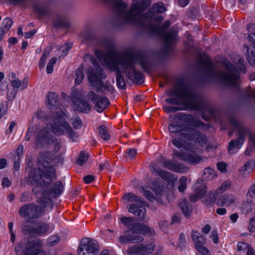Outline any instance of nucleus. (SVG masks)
Wrapping results in <instances>:
<instances>
[{
    "instance_id": "1",
    "label": "nucleus",
    "mask_w": 255,
    "mask_h": 255,
    "mask_svg": "<svg viewBox=\"0 0 255 255\" xmlns=\"http://www.w3.org/2000/svg\"><path fill=\"white\" fill-rule=\"evenodd\" d=\"M28 172V182L33 187L32 190L34 193L37 194L40 190H42L41 202L49 204L51 197H57L63 191L64 185L61 181L52 184L56 178V170L47 160L39 159L38 169L30 168Z\"/></svg>"
},
{
    "instance_id": "2",
    "label": "nucleus",
    "mask_w": 255,
    "mask_h": 255,
    "mask_svg": "<svg viewBox=\"0 0 255 255\" xmlns=\"http://www.w3.org/2000/svg\"><path fill=\"white\" fill-rule=\"evenodd\" d=\"M176 117L181 120L184 124L177 121H172L168 126L171 133H180L195 146H202L206 143L205 137L200 131L195 130V127L201 125V122L190 115L179 114Z\"/></svg>"
},
{
    "instance_id": "3",
    "label": "nucleus",
    "mask_w": 255,
    "mask_h": 255,
    "mask_svg": "<svg viewBox=\"0 0 255 255\" xmlns=\"http://www.w3.org/2000/svg\"><path fill=\"white\" fill-rule=\"evenodd\" d=\"M46 103L51 110H55L50 121L51 131L57 135L67 134L74 141L78 137V135L67 123L68 116L66 113L58 107L57 95L54 92H49L47 95Z\"/></svg>"
},
{
    "instance_id": "4",
    "label": "nucleus",
    "mask_w": 255,
    "mask_h": 255,
    "mask_svg": "<svg viewBox=\"0 0 255 255\" xmlns=\"http://www.w3.org/2000/svg\"><path fill=\"white\" fill-rule=\"evenodd\" d=\"M95 53L104 66L107 67L111 71H117V85L119 88L126 89V83L121 74V72H125L126 74L128 72V69L125 67L126 58L116 53L112 49L108 50L105 53L96 50Z\"/></svg>"
},
{
    "instance_id": "5",
    "label": "nucleus",
    "mask_w": 255,
    "mask_h": 255,
    "mask_svg": "<svg viewBox=\"0 0 255 255\" xmlns=\"http://www.w3.org/2000/svg\"><path fill=\"white\" fill-rule=\"evenodd\" d=\"M179 98H169L165 99L167 103L182 105L183 110H199L201 109L200 101L192 89L189 87H183L176 89L173 93Z\"/></svg>"
},
{
    "instance_id": "6",
    "label": "nucleus",
    "mask_w": 255,
    "mask_h": 255,
    "mask_svg": "<svg viewBox=\"0 0 255 255\" xmlns=\"http://www.w3.org/2000/svg\"><path fill=\"white\" fill-rule=\"evenodd\" d=\"M201 64L210 75L228 84H236L240 76L239 72L228 61H225L223 64L225 72L218 73H215L211 59L208 56H204L202 58Z\"/></svg>"
},
{
    "instance_id": "7",
    "label": "nucleus",
    "mask_w": 255,
    "mask_h": 255,
    "mask_svg": "<svg viewBox=\"0 0 255 255\" xmlns=\"http://www.w3.org/2000/svg\"><path fill=\"white\" fill-rule=\"evenodd\" d=\"M87 56L89 57L93 62V66L96 69V74L93 70L90 69L88 71V78L89 82L92 86L94 87L98 92L103 93L106 90L105 86L103 85V82L101 79H104L106 77V74L103 71L101 67L96 64L95 61H93V58L90 55Z\"/></svg>"
},
{
    "instance_id": "8",
    "label": "nucleus",
    "mask_w": 255,
    "mask_h": 255,
    "mask_svg": "<svg viewBox=\"0 0 255 255\" xmlns=\"http://www.w3.org/2000/svg\"><path fill=\"white\" fill-rule=\"evenodd\" d=\"M42 245V242L40 240L28 242L27 240L24 239L15 248V251L17 255H37L40 251Z\"/></svg>"
},
{
    "instance_id": "9",
    "label": "nucleus",
    "mask_w": 255,
    "mask_h": 255,
    "mask_svg": "<svg viewBox=\"0 0 255 255\" xmlns=\"http://www.w3.org/2000/svg\"><path fill=\"white\" fill-rule=\"evenodd\" d=\"M42 198L40 199V202L43 205L41 206H38L34 204H26L22 206L19 211V213L21 217L26 218L28 222L31 220L37 219L40 217L44 213V208L47 206L45 202H41Z\"/></svg>"
},
{
    "instance_id": "10",
    "label": "nucleus",
    "mask_w": 255,
    "mask_h": 255,
    "mask_svg": "<svg viewBox=\"0 0 255 255\" xmlns=\"http://www.w3.org/2000/svg\"><path fill=\"white\" fill-rule=\"evenodd\" d=\"M248 134L249 136L250 140L253 143L255 146V135L252 133L249 129L239 127V137L236 141L234 140H231L228 146V150L231 154H234L240 149L244 141V135Z\"/></svg>"
},
{
    "instance_id": "11",
    "label": "nucleus",
    "mask_w": 255,
    "mask_h": 255,
    "mask_svg": "<svg viewBox=\"0 0 255 255\" xmlns=\"http://www.w3.org/2000/svg\"><path fill=\"white\" fill-rule=\"evenodd\" d=\"M99 248L96 242L89 238L83 239L78 248L79 255H96Z\"/></svg>"
},
{
    "instance_id": "12",
    "label": "nucleus",
    "mask_w": 255,
    "mask_h": 255,
    "mask_svg": "<svg viewBox=\"0 0 255 255\" xmlns=\"http://www.w3.org/2000/svg\"><path fill=\"white\" fill-rule=\"evenodd\" d=\"M192 148L194 150H196L198 153L202 152V150L200 148H195L194 147ZM174 154L182 160L188 161L193 164L200 163L203 160L202 158L196 153L195 150H192L190 149H187L185 153H180L178 151H175Z\"/></svg>"
},
{
    "instance_id": "13",
    "label": "nucleus",
    "mask_w": 255,
    "mask_h": 255,
    "mask_svg": "<svg viewBox=\"0 0 255 255\" xmlns=\"http://www.w3.org/2000/svg\"><path fill=\"white\" fill-rule=\"evenodd\" d=\"M88 99L95 104L96 110L99 113L102 112L110 105V101L108 98L99 97L92 91L89 93Z\"/></svg>"
},
{
    "instance_id": "14",
    "label": "nucleus",
    "mask_w": 255,
    "mask_h": 255,
    "mask_svg": "<svg viewBox=\"0 0 255 255\" xmlns=\"http://www.w3.org/2000/svg\"><path fill=\"white\" fill-rule=\"evenodd\" d=\"M191 237L195 248L198 252L207 255L208 250L205 247V238L196 231H192Z\"/></svg>"
},
{
    "instance_id": "15",
    "label": "nucleus",
    "mask_w": 255,
    "mask_h": 255,
    "mask_svg": "<svg viewBox=\"0 0 255 255\" xmlns=\"http://www.w3.org/2000/svg\"><path fill=\"white\" fill-rule=\"evenodd\" d=\"M127 208L129 212L138 216L140 220L144 221L145 219L146 210L144 206L143 201L130 204L127 206Z\"/></svg>"
},
{
    "instance_id": "16",
    "label": "nucleus",
    "mask_w": 255,
    "mask_h": 255,
    "mask_svg": "<svg viewBox=\"0 0 255 255\" xmlns=\"http://www.w3.org/2000/svg\"><path fill=\"white\" fill-rule=\"evenodd\" d=\"M52 137L50 136L48 128H44L37 132L35 139V147L41 146L43 148Z\"/></svg>"
},
{
    "instance_id": "17",
    "label": "nucleus",
    "mask_w": 255,
    "mask_h": 255,
    "mask_svg": "<svg viewBox=\"0 0 255 255\" xmlns=\"http://www.w3.org/2000/svg\"><path fill=\"white\" fill-rule=\"evenodd\" d=\"M152 191L154 192V194L151 193L148 188L146 186H143L141 187V192L145 197L151 201L154 200L158 201L159 198V196H161L162 195V189L159 185L156 184L154 187H152Z\"/></svg>"
},
{
    "instance_id": "18",
    "label": "nucleus",
    "mask_w": 255,
    "mask_h": 255,
    "mask_svg": "<svg viewBox=\"0 0 255 255\" xmlns=\"http://www.w3.org/2000/svg\"><path fill=\"white\" fill-rule=\"evenodd\" d=\"M125 67L128 69V72L127 76L132 79L137 80V82L141 83L142 81V74L140 72H136L133 67V62L131 60L126 58Z\"/></svg>"
},
{
    "instance_id": "19",
    "label": "nucleus",
    "mask_w": 255,
    "mask_h": 255,
    "mask_svg": "<svg viewBox=\"0 0 255 255\" xmlns=\"http://www.w3.org/2000/svg\"><path fill=\"white\" fill-rule=\"evenodd\" d=\"M24 232H27L31 235L43 236L49 230V226L45 224L42 223L39 225L35 228H28L24 226L23 227Z\"/></svg>"
},
{
    "instance_id": "20",
    "label": "nucleus",
    "mask_w": 255,
    "mask_h": 255,
    "mask_svg": "<svg viewBox=\"0 0 255 255\" xmlns=\"http://www.w3.org/2000/svg\"><path fill=\"white\" fill-rule=\"evenodd\" d=\"M162 162L164 167L176 172L182 173L188 170V168L182 163H174L166 159H164Z\"/></svg>"
},
{
    "instance_id": "21",
    "label": "nucleus",
    "mask_w": 255,
    "mask_h": 255,
    "mask_svg": "<svg viewBox=\"0 0 255 255\" xmlns=\"http://www.w3.org/2000/svg\"><path fill=\"white\" fill-rule=\"evenodd\" d=\"M8 77L10 85L12 87L13 89H17L20 88L21 89L23 90L27 88L28 82L27 78H25L23 81L21 82L16 77L15 74L14 73H10L8 74Z\"/></svg>"
},
{
    "instance_id": "22",
    "label": "nucleus",
    "mask_w": 255,
    "mask_h": 255,
    "mask_svg": "<svg viewBox=\"0 0 255 255\" xmlns=\"http://www.w3.org/2000/svg\"><path fill=\"white\" fill-rule=\"evenodd\" d=\"M194 190L196 193L191 196L190 200L192 202H196L201 198L206 192L207 187L201 180H198L194 186Z\"/></svg>"
},
{
    "instance_id": "23",
    "label": "nucleus",
    "mask_w": 255,
    "mask_h": 255,
    "mask_svg": "<svg viewBox=\"0 0 255 255\" xmlns=\"http://www.w3.org/2000/svg\"><path fill=\"white\" fill-rule=\"evenodd\" d=\"M235 202L236 198L233 195L226 194L217 199L216 204L218 206L229 207L234 204Z\"/></svg>"
},
{
    "instance_id": "24",
    "label": "nucleus",
    "mask_w": 255,
    "mask_h": 255,
    "mask_svg": "<svg viewBox=\"0 0 255 255\" xmlns=\"http://www.w3.org/2000/svg\"><path fill=\"white\" fill-rule=\"evenodd\" d=\"M230 186L231 184L230 182L225 181L223 182L219 188L210 193L209 197L211 198L213 196V199H211L208 204H213L215 202V197L229 189Z\"/></svg>"
},
{
    "instance_id": "25",
    "label": "nucleus",
    "mask_w": 255,
    "mask_h": 255,
    "mask_svg": "<svg viewBox=\"0 0 255 255\" xmlns=\"http://www.w3.org/2000/svg\"><path fill=\"white\" fill-rule=\"evenodd\" d=\"M44 148L50 152H57L61 148V140L59 138L52 137Z\"/></svg>"
},
{
    "instance_id": "26",
    "label": "nucleus",
    "mask_w": 255,
    "mask_h": 255,
    "mask_svg": "<svg viewBox=\"0 0 255 255\" xmlns=\"http://www.w3.org/2000/svg\"><path fill=\"white\" fill-rule=\"evenodd\" d=\"M75 110L84 113H88L91 110V106L84 100H78L74 102Z\"/></svg>"
},
{
    "instance_id": "27",
    "label": "nucleus",
    "mask_w": 255,
    "mask_h": 255,
    "mask_svg": "<svg viewBox=\"0 0 255 255\" xmlns=\"http://www.w3.org/2000/svg\"><path fill=\"white\" fill-rule=\"evenodd\" d=\"M254 165L255 163L253 161H249L246 162L244 166L239 169L240 175L244 177L248 176L252 171Z\"/></svg>"
},
{
    "instance_id": "28",
    "label": "nucleus",
    "mask_w": 255,
    "mask_h": 255,
    "mask_svg": "<svg viewBox=\"0 0 255 255\" xmlns=\"http://www.w3.org/2000/svg\"><path fill=\"white\" fill-rule=\"evenodd\" d=\"M121 222L126 226L128 227L134 233L135 230H137V223L135 222L134 220L132 217H124L120 219Z\"/></svg>"
},
{
    "instance_id": "29",
    "label": "nucleus",
    "mask_w": 255,
    "mask_h": 255,
    "mask_svg": "<svg viewBox=\"0 0 255 255\" xmlns=\"http://www.w3.org/2000/svg\"><path fill=\"white\" fill-rule=\"evenodd\" d=\"M146 251V248L143 245H138L129 248L127 252L128 255H134Z\"/></svg>"
},
{
    "instance_id": "30",
    "label": "nucleus",
    "mask_w": 255,
    "mask_h": 255,
    "mask_svg": "<svg viewBox=\"0 0 255 255\" xmlns=\"http://www.w3.org/2000/svg\"><path fill=\"white\" fill-rule=\"evenodd\" d=\"M143 240V238L139 236H134L132 238H129L125 236H121L119 239L120 243L123 244H127L130 243V242H133L134 241L140 242H142Z\"/></svg>"
},
{
    "instance_id": "31",
    "label": "nucleus",
    "mask_w": 255,
    "mask_h": 255,
    "mask_svg": "<svg viewBox=\"0 0 255 255\" xmlns=\"http://www.w3.org/2000/svg\"><path fill=\"white\" fill-rule=\"evenodd\" d=\"M123 198L128 202L140 203V202L143 201L140 197L137 196L132 193H126Z\"/></svg>"
},
{
    "instance_id": "32",
    "label": "nucleus",
    "mask_w": 255,
    "mask_h": 255,
    "mask_svg": "<svg viewBox=\"0 0 255 255\" xmlns=\"http://www.w3.org/2000/svg\"><path fill=\"white\" fill-rule=\"evenodd\" d=\"M136 228L134 233L143 235L150 233V228L144 224L137 223Z\"/></svg>"
},
{
    "instance_id": "33",
    "label": "nucleus",
    "mask_w": 255,
    "mask_h": 255,
    "mask_svg": "<svg viewBox=\"0 0 255 255\" xmlns=\"http://www.w3.org/2000/svg\"><path fill=\"white\" fill-rule=\"evenodd\" d=\"M83 68V65H81L76 71V77L75 80V83L76 85H79L84 79Z\"/></svg>"
},
{
    "instance_id": "34",
    "label": "nucleus",
    "mask_w": 255,
    "mask_h": 255,
    "mask_svg": "<svg viewBox=\"0 0 255 255\" xmlns=\"http://www.w3.org/2000/svg\"><path fill=\"white\" fill-rule=\"evenodd\" d=\"M177 36L175 31H170L164 36V40L167 44H170L176 40Z\"/></svg>"
},
{
    "instance_id": "35",
    "label": "nucleus",
    "mask_w": 255,
    "mask_h": 255,
    "mask_svg": "<svg viewBox=\"0 0 255 255\" xmlns=\"http://www.w3.org/2000/svg\"><path fill=\"white\" fill-rule=\"evenodd\" d=\"M204 178L209 180H212L216 177L217 175L214 169L208 167L204 171Z\"/></svg>"
},
{
    "instance_id": "36",
    "label": "nucleus",
    "mask_w": 255,
    "mask_h": 255,
    "mask_svg": "<svg viewBox=\"0 0 255 255\" xmlns=\"http://www.w3.org/2000/svg\"><path fill=\"white\" fill-rule=\"evenodd\" d=\"M99 132L100 136L104 140H108L110 138V135L105 126H101L99 128Z\"/></svg>"
},
{
    "instance_id": "37",
    "label": "nucleus",
    "mask_w": 255,
    "mask_h": 255,
    "mask_svg": "<svg viewBox=\"0 0 255 255\" xmlns=\"http://www.w3.org/2000/svg\"><path fill=\"white\" fill-rule=\"evenodd\" d=\"M179 206L185 216L187 217H189L191 212V210L187 205V201L185 200H183L180 203Z\"/></svg>"
},
{
    "instance_id": "38",
    "label": "nucleus",
    "mask_w": 255,
    "mask_h": 255,
    "mask_svg": "<svg viewBox=\"0 0 255 255\" xmlns=\"http://www.w3.org/2000/svg\"><path fill=\"white\" fill-rule=\"evenodd\" d=\"M248 51L247 59L249 64L252 66H255V49L249 51V48L246 46Z\"/></svg>"
},
{
    "instance_id": "39",
    "label": "nucleus",
    "mask_w": 255,
    "mask_h": 255,
    "mask_svg": "<svg viewBox=\"0 0 255 255\" xmlns=\"http://www.w3.org/2000/svg\"><path fill=\"white\" fill-rule=\"evenodd\" d=\"M88 158V155L84 151H81L77 158V163L79 165H83L87 161Z\"/></svg>"
},
{
    "instance_id": "40",
    "label": "nucleus",
    "mask_w": 255,
    "mask_h": 255,
    "mask_svg": "<svg viewBox=\"0 0 255 255\" xmlns=\"http://www.w3.org/2000/svg\"><path fill=\"white\" fill-rule=\"evenodd\" d=\"M13 21L10 18L8 17H5L2 20V27L5 30V31H8L11 27Z\"/></svg>"
},
{
    "instance_id": "41",
    "label": "nucleus",
    "mask_w": 255,
    "mask_h": 255,
    "mask_svg": "<svg viewBox=\"0 0 255 255\" xmlns=\"http://www.w3.org/2000/svg\"><path fill=\"white\" fill-rule=\"evenodd\" d=\"M187 178L185 176H182L179 181L178 190L180 192H183L187 188L186 185Z\"/></svg>"
},
{
    "instance_id": "42",
    "label": "nucleus",
    "mask_w": 255,
    "mask_h": 255,
    "mask_svg": "<svg viewBox=\"0 0 255 255\" xmlns=\"http://www.w3.org/2000/svg\"><path fill=\"white\" fill-rule=\"evenodd\" d=\"M154 171L161 178H162L163 179L166 180H170V177H171V176H172L171 174L166 171H164V170H156L155 169H154Z\"/></svg>"
},
{
    "instance_id": "43",
    "label": "nucleus",
    "mask_w": 255,
    "mask_h": 255,
    "mask_svg": "<svg viewBox=\"0 0 255 255\" xmlns=\"http://www.w3.org/2000/svg\"><path fill=\"white\" fill-rule=\"evenodd\" d=\"M17 91L14 89H8L6 92L7 99L9 101H12L15 98Z\"/></svg>"
},
{
    "instance_id": "44",
    "label": "nucleus",
    "mask_w": 255,
    "mask_h": 255,
    "mask_svg": "<svg viewBox=\"0 0 255 255\" xmlns=\"http://www.w3.org/2000/svg\"><path fill=\"white\" fill-rule=\"evenodd\" d=\"M153 10L158 13H163L166 11V8L163 3L160 2L154 4L153 6Z\"/></svg>"
},
{
    "instance_id": "45",
    "label": "nucleus",
    "mask_w": 255,
    "mask_h": 255,
    "mask_svg": "<svg viewBox=\"0 0 255 255\" xmlns=\"http://www.w3.org/2000/svg\"><path fill=\"white\" fill-rule=\"evenodd\" d=\"M56 61L57 59L55 57H53L50 60L46 67V71L47 73L50 74L53 72V66L56 63Z\"/></svg>"
},
{
    "instance_id": "46",
    "label": "nucleus",
    "mask_w": 255,
    "mask_h": 255,
    "mask_svg": "<svg viewBox=\"0 0 255 255\" xmlns=\"http://www.w3.org/2000/svg\"><path fill=\"white\" fill-rule=\"evenodd\" d=\"M163 109L167 113H174L177 111L182 110V109L172 106H164Z\"/></svg>"
},
{
    "instance_id": "47",
    "label": "nucleus",
    "mask_w": 255,
    "mask_h": 255,
    "mask_svg": "<svg viewBox=\"0 0 255 255\" xmlns=\"http://www.w3.org/2000/svg\"><path fill=\"white\" fill-rule=\"evenodd\" d=\"M171 142L177 148L182 147L184 144V140L181 138H174L172 139Z\"/></svg>"
},
{
    "instance_id": "48",
    "label": "nucleus",
    "mask_w": 255,
    "mask_h": 255,
    "mask_svg": "<svg viewBox=\"0 0 255 255\" xmlns=\"http://www.w3.org/2000/svg\"><path fill=\"white\" fill-rule=\"evenodd\" d=\"M71 124L74 128H79L82 127L81 120L78 117L72 119Z\"/></svg>"
},
{
    "instance_id": "49",
    "label": "nucleus",
    "mask_w": 255,
    "mask_h": 255,
    "mask_svg": "<svg viewBox=\"0 0 255 255\" xmlns=\"http://www.w3.org/2000/svg\"><path fill=\"white\" fill-rule=\"evenodd\" d=\"M72 45L71 43H67L60 48L63 55H66L68 53V50L71 48Z\"/></svg>"
},
{
    "instance_id": "50",
    "label": "nucleus",
    "mask_w": 255,
    "mask_h": 255,
    "mask_svg": "<svg viewBox=\"0 0 255 255\" xmlns=\"http://www.w3.org/2000/svg\"><path fill=\"white\" fill-rule=\"evenodd\" d=\"M48 54V52H44L41 56L39 62V66L40 68H42L44 66L45 62Z\"/></svg>"
},
{
    "instance_id": "51",
    "label": "nucleus",
    "mask_w": 255,
    "mask_h": 255,
    "mask_svg": "<svg viewBox=\"0 0 255 255\" xmlns=\"http://www.w3.org/2000/svg\"><path fill=\"white\" fill-rule=\"evenodd\" d=\"M137 154V151L133 148H129L127 151L126 158L131 159L133 158Z\"/></svg>"
},
{
    "instance_id": "52",
    "label": "nucleus",
    "mask_w": 255,
    "mask_h": 255,
    "mask_svg": "<svg viewBox=\"0 0 255 255\" xmlns=\"http://www.w3.org/2000/svg\"><path fill=\"white\" fill-rule=\"evenodd\" d=\"M247 197L251 199H255V184L251 186L247 193Z\"/></svg>"
},
{
    "instance_id": "53",
    "label": "nucleus",
    "mask_w": 255,
    "mask_h": 255,
    "mask_svg": "<svg viewBox=\"0 0 255 255\" xmlns=\"http://www.w3.org/2000/svg\"><path fill=\"white\" fill-rule=\"evenodd\" d=\"M217 166L218 170L222 173H225L227 171V164L225 162H219L217 163Z\"/></svg>"
},
{
    "instance_id": "54",
    "label": "nucleus",
    "mask_w": 255,
    "mask_h": 255,
    "mask_svg": "<svg viewBox=\"0 0 255 255\" xmlns=\"http://www.w3.org/2000/svg\"><path fill=\"white\" fill-rule=\"evenodd\" d=\"M210 238L212 239L215 244H217L219 242L218 234L216 230H213L210 234Z\"/></svg>"
},
{
    "instance_id": "55",
    "label": "nucleus",
    "mask_w": 255,
    "mask_h": 255,
    "mask_svg": "<svg viewBox=\"0 0 255 255\" xmlns=\"http://www.w3.org/2000/svg\"><path fill=\"white\" fill-rule=\"evenodd\" d=\"M23 151V147L21 145H19L16 150V155L14 157H16L17 158V160H19L20 156L22 155Z\"/></svg>"
},
{
    "instance_id": "56",
    "label": "nucleus",
    "mask_w": 255,
    "mask_h": 255,
    "mask_svg": "<svg viewBox=\"0 0 255 255\" xmlns=\"http://www.w3.org/2000/svg\"><path fill=\"white\" fill-rule=\"evenodd\" d=\"M59 241L58 237L56 236H51L49 238V244L50 245L53 246L57 244Z\"/></svg>"
},
{
    "instance_id": "57",
    "label": "nucleus",
    "mask_w": 255,
    "mask_h": 255,
    "mask_svg": "<svg viewBox=\"0 0 255 255\" xmlns=\"http://www.w3.org/2000/svg\"><path fill=\"white\" fill-rule=\"evenodd\" d=\"M250 245L247 243L240 242L238 244V250L239 251L247 250Z\"/></svg>"
},
{
    "instance_id": "58",
    "label": "nucleus",
    "mask_w": 255,
    "mask_h": 255,
    "mask_svg": "<svg viewBox=\"0 0 255 255\" xmlns=\"http://www.w3.org/2000/svg\"><path fill=\"white\" fill-rule=\"evenodd\" d=\"M168 226V223L167 221L164 220H161L159 222V226L163 231L165 232L166 228Z\"/></svg>"
},
{
    "instance_id": "59",
    "label": "nucleus",
    "mask_w": 255,
    "mask_h": 255,
    "mask_svg": "<svg viewBox=\"0 0 255 255\" xmlns=\"http://www.w3.org/2000/svg\"><path fill=\"white\" fill-rule=\"evenodd\" d=\"M95 177L91 175H88L84 177V180L87 184L90 183L94 180Z\"/></svg>"
},
{
    "instance_id": "60",
    "label": "nucleus",
    "mask_w": 255,
    "mask_h": 255,
    "mask_svg": "<svg viewBox=\"0 0 255 255\" xmlns=\"http://www.w3.org/2000/svg\"><path fill=\"white\" fill-rule=\"evenodd\" d=\"M239 68L242 72L243 73L246 72V68L243 64V60L241 59L239 60Z\"/></svg>"
},
{
    "instance_id": "61",
    "label": "nucleus",
    "mask_w": 255,
    "mask_h": 255,
    "mask_svg": "<svg viewBox=\"0 0 255 255\" xmlns=\"http://www.w3.org/2000/svg\"><path fill=\"white\" fill-rule=\"evenodd\" d=\"M29 199V195L28 193H24L22 194L20 197V200L21 202H26Z\"/></svg>"
},
{
    "instance_id": "62",
    "label": "nucleus",
    "mask_w": 255,
    "mask_h": 255,
    "mask_svg": "<svg viewBox=\"0 0 255 255\" xmlns=\"http://www.w3.org/2000/svg\"><path fill=\"white\" fill-rule=\"evenodd\" d=\"M3 187H8L10 185V181L7 178H4L1 182Z\"/></svg>"
},
{
    "instance_id": "63",
    "label": "nucleus",
    "mask_w": 255,
    "mask_h": 255,
    "mask_svg": "<svg viewBox=\"0 0 255 255\" xmlns=\"http://www.w3.org/2000/svg\"><path fill=\"white\" fill-rule=\"evenodd\" d=\"M216 213L219 215H224L227 213V210L225 208H218L216 210Z\"/></svg>"
},
{
    "instance_id": "64",
    "label": "nucleus",
    "mask_w": 255,
    "mask_h": 255,
    "mask_svg": "<svg viewBox=\"0 0 255 255\" xmlns=\"http://www.w3.org/2000/svg\"><path fill=\"white\" fill-rule=\"evenodd\" d=\"M247 255H255L254 249L249 246L247 249Z\"/></svg>"
}]
</instances>
